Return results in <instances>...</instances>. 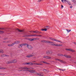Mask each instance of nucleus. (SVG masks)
<instances>
[{"label":"nucleus","instance_id":"obj_45","mask_svg":"<svg viewBox=\"0 0 76 76\" xmlns=\"http://www.w3.org/2000/svg\"><path fill=\"white\" fill-rule=\"evenodd\" d=\"M5 42L4 41V42Z\"/></svg>","mask_w":76,"mask_h":76},{"label":"nucleus","instance_id":"obj_23","mask_svg":"<svg viewBox=\"0 0 76 76\" xmlns=\"http://www.w3.org/2000/svg\"><path fill=\"white\" fill-rule=\"evenodd\" d=\"M0 53H4L3 50L2 49H0Z\"/></svg>","mask_w":76,"mask_h":76},{"label":"nucleus","instance_id":"obj_18","mask_svg":"<svg viewBox=\"0 0 76 76\" xmlns=\"http://www.w3.org/2000/svg\"><path fill=\"white\" fill-rule=\"evenodd\" d=\"M42 42H44L45 43H48V41L46 40H42L41 41Z\"/></svg>","mask_w":76,"mask_h":76},{"label":"nucleus","instance_id":"obj_10","mask_svg":"<svg viewBox=\"0 0 76 76\" xmlns=\"http://www.w3.org/2000/svg\"><path fill=\"white\" fill-rule=\"evenodd\" d=\"M52 45H55V46H56V47H61L62 45H61L60 44H52Z\"/></svg>","mask_w":76,"mask_h":76},{"label":"nucleus","instance_id":"obj_7","mask_svg":"<svg viewBox=\"0 0 76 76\" xmlns=\"http://www.w3.org/2000/svg\"><path fill=\"white\" fill-rule=\"evenodd\" d=\"M39 38H34V39H29L28 40L30 41H36V40H39Z\"/></svg>","mask_w":76,"mask_h":76},{"label":"nucleus","instance_id":"obj_20","mask_svg":"<svg viewBox=\"0 0 76 76\" xmlns=\"http://www.w3.org/2000/svg\"><path fill=\"white\" fill-rule=\"evenodd\" d=\"M24 37H31V35H26L24 36Z\"/></svg>","mask_w":76,"mask_h":76},{"label":"nucleus","instance_id":"obj_30","mask_svg":"<svg viewBox=\"0 0 76 76\" xmlns=\"http://www.w3.org/2000/svg\"><path fill=\"white\" fill-rule=\"evenodd\" d=\"M47 29H50V27L49 26H46Z\"/></svg>","mask_w":76,"mask_h":76},{"label":"nucleus","instance_id":"obj_41","mask_svg":"<svg viewBox=\"0 0 76 76\" xmlns=\"http://www.w3.org/2000/svg\"><path fill=\"white\" fill-rule=\"evenodd\" d=\"M32 62H36V61H32Z\"/></svg>","mask_w":76,"mask_h":76},{"label":"nucleus","instance_id":"obj_29","mask_svg":"<svg viewBox=\"0 0 76 76\" xmlns=\"http://www.w3.org/2000/svg\"><path fill=\"white\" fill-rule=\"evenodd\" d=\"M42 62H43V63H45V64H50L48 63H47V62H46L43 61H42Z\"/></svg>","mask_w":76,"mask_h":76},{"label":"nucleus","instance_id":"obj_47","mask_svg":"<svg viewBox=\"0 0 76 76\" xmlns=\"http://www.w3.org/2000/svg\"><path fill=\"white\" fill-rule=\"evenodd\" d=\"M41 62H42V61H40V63H41Z\"/></svg>","mask_w":76,"mask_h":76},{"label":"nucleus","instance_id":"obj_19","mask_svg":"<svg viewBox=\"0 0 76 76\" xmlns=\"http://www.w3.org/2000/svg\"><path fill=\"white\" fill-rule=\"evenodd\" d=\"M17 31H19V32H23V30H20L18 28L17 29Z\"/></svg>","mask_w":76,"mask_h":76},{"label":"nucleus","instance_id":"obj_42","mask_svg":"<svg viewBox=\"0 0 76 76\" xmlns=\"http://www.w3.org/2000/svg\"><path fill=\"white\" fill-rule=\"evenodd\" d=\"M59 70H61L62 69H59Z\"/></svg>","mask_w":76,"mask_h":76},{"label":"nucleus","instance_id":"obj_1","mask_svg":"<svg viewBox=\"0 0 76 76\" xmlns=\"http://www.w3.org/2000/svg\"><path fill=\"white\" fill-rule=\"evenodd\" d=\"M20 69H25L23 70L25 72H29L30 73H34V72L35 71L34 70H28L30 69V68H28V67H23L22 68H20Z\"/></svg>","mask_w":76,"mask_h":76},{"label":"nucleus","instance_id":"obj_11","mask_svg":"<svg viewBox=\"0 0 76 76\" xmlns=\"http://www.w3.org/2000/svg\"><path fill=\"white\" fill-rule=\"evenodd\" d=\"M63 56H64L65 57H66V58H71V56H69V55H63Z\"/></svg>","mask_w":76,"mask_h":76},{"label":"nucleus","instance_id":"obj_48","mask_svg":"<svg viewBox=\"0 0 76 76\" xmlns=\"http://www.w3.org/2000/svg\"><path fill=\"white\" fill-rule=\"evenodd\" d=\"M34 53H32V54H33Z\"/></svg>","mask_w":76,"mask_h":76},{"label":"nucleus","instance_id":"obj_4","mask_svg":"<svg viewBox=\"0 0 76 76\" xmlns=\"http://www.w3.org/2000/svg\"><path fill=\"white\" fill-rule=\"evenodd\" d=\"M19 42H20L19 41H16L14 43L12 44L11 45V44L8 45V46H9V47L13 46V45H15V44H19Z\"/></svg>","mask_w":76,"mask_h":76},{"label":"nucleus","instance_id":"obj_27","mask_svg":"<svg viewBox=\"0 0 76 76\" xmlns=\"http://www.w3.org/2000/svg\"><path fill=\"white\" fill-rule=\"evenodd\" d=\"M0 69H6V68H4L3 67H0Z\"/></svg>","mask_w":76,"mask_h":76},{"label":"nucleus","instance_id":"obj_38","mask_svg":"<svg viewBox=\"0 0 76 76\" xmlns=\"http://www.w3.org/2000/svg\"><path fill=\"white\" fill-rule=\"evenodd\" d=\"M61 7L62 8L63 7V6L62 5H61Z\"/></svg>","mask_w":76,"mask_h":76},{"label":"nucleus","instance_id":"obj_2","mask_svg":"<svg viewBox=\"0 0 76 76\" xmlns=\"http://www.w3.org/2000/svg\"><path fill=\"white\" fill-rule=\"evenodd\" d=\"M23 45H26L27 47V48H28V49H31L32 48V46L31 45H29L27 44H22L20 45V46L21 47H22V46H23Z\"/></svg>","mask_w":76,"mask_h":76},{"label":"nucleus","instance_id":"obj_6","mask_svg":"<svg viewBox=\"0 0 76 76\" xmlns=\"http://www.w3.org/2000/svg\"><path fill=\"white\" fill-rule=\"evenodd\" d=\"M50 39L52 41H57V42H61V43H63V42L61 41L58 40H56L54 38H50Z\"/></svg>","mask_w":76,"mask_h":76},{"label":"nucleus","instance_id":"obj_44","mask_svg":"<svg viewBox=\"0 0 76 76\" xmlns=\"http://www.w3.org/2000/svg\"><path fill=\"white\" fill-rule=\"evenodd\" d=\"M43 70V71H44V70H45V69H44Z\"/></svg>","mask_w":76,"mask_h":76},{"label":"nucleus","instance_id":"obj_24","mask_svg":"<svg viewBox=\"0 0 76 76\" xmlns=\"http://www.w3.org/2000/svg\"><path fill=\"white\" fill-rule=\"evenodd\" d=\"M64 1L65 2H66V1H67V0H61V1L63 3H64Z\"/></svg>","mask_w":76,"mask_h":76},{"label":"nucleus","instance_id":"obj_26","mask_svg":"<svg viewBox=\"0 0 76 76\" xmlns=\"http://www.w3.org/2000/svg\"><path fill=\"white\" fill-rule=\"evenodd\" d=\"M58 56H63V54H58Z\"/></svg>","mask_w":76,"mask_h":76},{"label":"nucleus","instance_id":"obj_13","mask_svg":"<svg viewBox=\"0 0 76 76\" xmlns=\"http://www.w3.org/2000/svg\"><path fill=\"white\" fill-rule=\"evenodd\" d=\"M23 64H28V65H33V64L31 62L24 63Z\"/></svg>","mask_w":76,"mask_h":76},{"label":"nucleus","instance_id":"obj_43","mask_svg":"<svg viewBox=\"0 0 76 76\" xmlns=\"http://www.w3.org/2000/svg\"><path fill=\"white\" fill-rule=\"evenodd\" d=\"M33 31H30L29 32H33Z\"/></svg>","mask_w":76,"mask_h":76},{"label":"nucleus","instance_id":"obj_36","mask_svg":"<svg viewBox=\"0 0 76 76\" xmlns=\"http://www.w3.org/2000/svg\"><path fill=\"white\" fill-rule=\"evenodd\" d=\"M42 0H39V2H40V1H41Z\"/></svg>","mask_w":76,"mask_h":76},{"label":"nucleus","instance_id":"obj_35","mask_svg":"<svg viewBox=\"0 0 76 76\" xmlns=\"http://www.w3.org/2000/svg\"><path fill=\"white\" fill-rule=\"evenodd\" d=\"M72 1V2H74L75 1V0H71Z\"/></svg>","mask_w":76,"mask_h":76},{"label":"nucleus","instance_id":"obj_17","mask_svg":"<svg viewBox=\"0 0 76 76\" xmlns=\"http://www.w3.org/2000/svg\"><path fill=\"white\" fill-rule=\"evenodd\" d=\"M34 64L35 65H37V66H40V65H42V64H41L40 63H34Z\"/></svg>","mask_w":76,"mask_h":76},{"label":"nucleus","instance_id":"obj_22","mask_svg":"<svg viewBox=\"0 0 76 76\" xmlns=\"http://www.w3.org/2000/svg\"><path fill=\"white\" fill-rule=\"evenodd\" d=\"M41 31H47V28H44V29H42Z\"/></svg>","mask_w":76,"mask_h":76},{"label":"nucleus","instance_id":"obj_46","mask_svg":"<svg viewBox=\"0 0 76 76\" xmlns=\"http://www.w3.org/2000/svg\"><path fill=\"white\" fill-rule=\"evenodd\" d=\"M6 39V38H5L4 39Z\"/></svg>","mask_w":76,"mask_h":76},{"label":"nucleus","instance_id":"obj_40","mask_svg":"<svg viewBox=\"0 0 76 76\" xmlns=\"http://www.w3.org/2000/svg\"><path fill=\"white\" fill-rule=\"evenodd\" d=\"M70 8H71V9H72V6H71L70 7Z\"/></svg>","mask_w":76,"mask_h":76},{"label":"nucleus","instance_id":"obj_39","mask_svg":"<svg viewBox=\"0 0 76 76\" xmlns=\"http://www.w3.org/2000/svg\"><path fill=\"white\" fill-rule=\"evenodd\" d=\"M52 62H53V63H54V61H52Z\"/></svg>","mask_w":76,"mask_h":76},{"label":"nucleus","instance_id":"obj_37","mask_svg":"<svg viewBox=\"0 0 76 76\" xmlns=\"http://www.w3.org/2000/svg\"><path fill=\"white\" fill-rule=\"evenodd\" d=\"M74 3H75V4H76V1H75V2H74Z\"/></svg>","mask_w":76,"mask_h":76},{"label":"nucleus","instance_id":"obj_5","mask_svg":"<svg viewBox=\"0 0 76 76\" xmlns=\"http://www.w3.org/2000/svg\"><path fill=\"white\" fill-rule=\"evenodd\" d=\"M17 61L16 59L12 60L11 61H8L7 62V64H10V63H16Z\"/></svg>","mask_w":76,"mask_h":76},{"label":"nucleus","instance_id":"obj_33","mask_svg":"<svg viewBox=\"0 0 76 76\" xmlns=\"http://www.w3.org/2000/svg\"><path fill=\"white\" fill-rule=\"evenodd\" d=\"M3 31H0V34H2V33H3Z\"/></svg>","mask_w":76,"mask_h":76},{"label":"nucleus","instance_id":"obj_14","mask_svg":"<svg viewBox=\"0 0 76 76\" xmlns=\"http://www.w3.org/2000/svg\"><path fill=\"white\" fill-rule=\"evenodd\" d=\"M33 32H34V33H36V34H41L42 33L41 32L37 31H33Z\"/></svg>","mask_w":76,"mask_h":76},{"label":"nucleus","instance_id":"obj_3","mask_svg":"<svg viewBox=\"0 0 76 76\" xmlns=\"http://www.w3.org/2000/svg\"><path fill=\"white\" fill-rule=\"evenodd\" d=\"M53 53V52H52V50H48L46 52V53L48 55L49 54H52Z\"/></svg>","mask_w":76,"mask_h":76},{"label":"nucleus","instance_id":"obj_9","mask_svg":"<svg viewBox=\"0 0 76 76\" xmlns=\"http://www.w3.org/2000/svg\"><path fill=\"white\" fill-rule=\"evenodd\" d=\"M55 60L56 61H61L62 63H64V62H65L58 58H56Z\"/></svg>","mask_w":76,"mask_h":76},{"label":"nucleus","instance_id":"obj_32","mask_svg":"<svg viewBox=\"0 0 76 76\" xmlns=\"http://www.w3.org/2000/svg\"><path fill=\"white\" fill-rule=\"evenodd\" d=\"M0 29H1L2 30H3V29H4V28H0Z\"/></svg>","mask_w":76,"mask_h":76},{"label":"nucleus","instance_id":"obj_34","mask_svg":"<svg viewBox=\"0 0 76 76\" xmlns=\"http://www.w3.org/2000/svg\"><path fill=\"white\" fill-rule=\"evenodd\" d=\"M43 58H45L47 59V56H44Z\"/></svg>","mask_w":76,"mask_h":76},{"label":"nucleus","instance_id":"obj_8","mask_svg":"<svg viewBox=\"0 0 76 76\" xmlns=\"http://www.w3.org/2000/svg\"><path fill=\"white\" fill-rule=\"evenodd\" d=\"M65 50H66V51H71V52H75V50L70 48L65 49Z\"/></svg>","mask_w":76,"mask_h":76},{"label":"nucleus","instance_id":"obj_31","mask_svg":"<svg viewBox=\"0 0 76 76\" xmlns=\"http://www.w3.org/2000/svg\"><path fill=\"white\" fill-rule=\"evenodd\" d=\"M61 70H62V71H65V70H66V69H62Z\"/></svg>","mask_w":76,"mask_h":76},{"label":"nucleus","instance_id":"obj_25","mask_svg":"<svg viewBox=\"0 0 76 76\" xmlns=\"http://www.w3.org/2000/svg\"><path fill=\"white\" fill-rule=\"evenodd\" d=\"M66 31H67V32L69 33V32H70L71 31V30H69V29H66Z\"/></svg>","mask_w":76,"mask_h":76},{"label":"nucleus","instance_id":"obj_28","mask_svg":"<svg viewBox=\"0 0 76 76\" xmlns=\"http://www.w3.org/2000/svg\"><path fill=\"white\" fill-rule=\"evenodd\" d=\"M48 43H50V44H54V42H50L48 41Z\"/></svg>","mask_w":76,"mask_h":76},{"label":"nucleus","instance_id":"obj_21","mask_svg":"<svg viewBox=\"0 0 76 76\" xmlns=\"http://www.w3.org/2000/svg\"><path fill=\"white\" fill-rule=\"evenodd\" d=\"M51 57L49 56H47L46 59H51Z\"/></svg>","mask_w":76,"mask_h":76},{"label":"nucleus","instance_id":"obj_15","mask_svg":"<svg viewBox=\"0 0 76 76\" xmlns=\"http://www.w3.org/2000/svg\"><path fill=\"white\" fill-rule=\"evenodd\" d=\"M31 36H32L33 37H42L41 35L37 34L31 35Z\"/></svg>","mask_w":76,"mask_h":76},{"label":"nucleus","instance_id":"obj_12","mask_svg":"<svg viewBox=\"0 0 76 76\" xmlns=\"http://www.w3.org/2000/svg\"><path fill=\"white\" fill-rule=\"evenodd\" d=\"M35 56V55H28L27 56H26V57H28V58H30L31 57H33Z\"/></svg>","mask_w":76,"mask_h":76},{"label":"nucleus","instance_id":"obj_16","mask_svg":"<svg viewBox=\"0 0 76 76\" xmlns=\"http://www.w3.org/2000/svg\"><path fill=\"white\" fill-rule=\"evenodd\" d=\"M1 57H6V56L7 57V56H9L7 55L2 54L1 55Z\"/></svg>","mask_w":76,"mask_h":76}]
</instances>
